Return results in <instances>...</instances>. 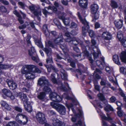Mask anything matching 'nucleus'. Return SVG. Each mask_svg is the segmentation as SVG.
Here are the masks:
<instances>
[{"label":"nucleus","instance_id":"1","mask_svg":"<svg viewBox=\"0 0 126 126\" xmlns=\"http://www.w3.org/2000/svg\"><path fill=\"white\" fill-rule=\"evenodd\" d=\"M51 106L55 109L61 115H64L65 114L66 109L63 106L58 104L54 102L50 103Z\"/></svg>","mask_w":126,"mask_h":126},{"label":"nucleus","instance_id":"2","mask_svg":"<svg viewBox=\"0 0 126 126\" xmlns=\"http://www.w3.org/2000/svg\"><path fill=\"white\" fill-rule=\"evenodd\" d=\"M78 14L79 18L82 23L83 25V26L82 28V32L83 35L85 36L87 30L90 27L89 23L86 21L85 19H82V18L79 12L78 13Z\"/></svg>","mask_w":126,"mask_h":126},{"label":"nucleus","instance_id":"3","mask_svg":"<svg viewBox=\"0 0 126 126\" xmlns=\"http://www.w3.org/2000/svg\"><path fill=\"white\" fill-rule=\"evenodd\" d=\"M16 120L18 123L23 125L26 124L28 121L27 117L22 113H19L17 115Z\"/></svg>","mask_w":126,"mask_h":126},{"label":"nucleus","instance_id":"4","mask_svg":"<svg viewBox=\"0 0 126 126\" xmlns=\"http://www.w3.org/2000/svg\"><path fill=\"white\" fill-rule=\"evenodd\" d=\"M27 72H32L33 73L36 72L40 73L41 72V71L36 66L34 65H28L24 68V70L23 71L24 73H26Z\"/></svg>","mask_w":126,"mask_h":126},{"label":"nucleus","instance_id":"5","mask_svg":"<svg viewBox=\"0 0 126 126\" xmlns=\"http://www.w3.org/2000/svg\"><path fill=\"white\" fill-rule=\"evenodd\" d=\"M63 37L61 33L59 34V37L54 40V43L60 45L61 48L63 49L66 47L65 43L63 40Z\"/></svg>","mask_w":126,"mask_h":126},{"label":"nucleus","instance_id":"6","mask_svg":"<svg viewBox=\"0 0 126 126\" xmlns=\"http://www.w3.org/2000/svg\"><path fill=\"white\" fill-rule=\"evenodd\" d=\"M43 50L45 51L47 55V58L46 60L47 63H53V61L51 56L52 51L50 48H44Z\"/></svg>","mask_w":126,"mask_h":126},{"label":"nucleus","instance_id":"7","mask_svg":"<svg viewBox=\"0 0 126 126\" xmlns=\"http://www.w3.org/2000/svg\"><path fill=\"white\" fill-rule=\"evenodd\" d=\"M37 84L41 87H43L45 85H51L48 80L44 76L38 79Z\"/></svg>","mask_w":126,"mask_h":126},{"label":"nucleus","instance_id":"8","mask_svg":"<svg viewBox=\"0 0 126 126\" xmlns=\"http://www.w3.org/2000/svg\"><path fill=\"white\" fill-rule=\"evenodd\" d=\"M36 117L38 121L40 124H43L46 122L45 115L42 112H39L36 114Z\"/></svg>","mask_w":126,"mask_h":126},{"label":"nucleus","instance_id":"9","mask_svg":"<svg viewBox=\"0 0 126 126\" xmlns=\"http://www.w3.org/2000/svg\"><path fill=\"white\" fill-rule=\"evenodd\" d=\"M49 97L51 100L54 102H59L62 100V98L55 92L50 93L49 95Z\"/></svg>","mask_w":126,"mask_h":126},{"label":"nucleus","instance_id":"10","mask_svg":"<svg viewBox=\"0 0 126 126\" xmlns=\"http://www.w3.org/2000/svg\"><path fill=\"white\" fill-rule=\"evenodd\" d=\"M53 126H65V124L56 118L52 119Z\"/></svg>","mask_w":126,"mask_h":126},{"label":"nucleus","instance_id":"11","mask_svg":"<svg viewBox=\"0 0 126 126\" xmlns=\"http://www.w3.org/2000/svg\"><path fill=\"white\" fill-rule=\"evenodd\" d=\"M7 83L10 89L12 90L15 89L17 87V84L12 80H8Z\"/></svg>","mask_w":126,"mask_h":126},{"label":"nucleus","instance_id":"12","mask_svg":"<svg viewBox=\"0 0 126 126\" xmlns=\"http://www.w3.org/2000/svg\"><path fill=\"white\" fill-rule=\"evenodd\" d=\"M24 70V68L21 70V72L23 74H25V77L27 79H34L35 77V75L31 73L32 72H27L26 73H24L23 72V71Z\"/></svg>","mask_w":126,"mask_h":126},{"label":"nucleus","instance_id":"13","mask_svg":"<svg viewBox=\"0 0 126 126\" xmlns=\"http://www.w3.org/2000/svg\"><path fill=\"white\" fill-rule=\"evenodd\" d=\"M102 37L104 39L109 40L112 38V35L108 32H104L102 34Z\"/></svg>","mask_w":126,"mask_h":126},{"label":"nucleus","instance_id":"14","mask_svg":"<svg viewBox=\"0 0 126 126\" xmlns=\"http://www.w3.org/2000/svg\"><path fill=\"white\" fill-rule=\"evenodd\" d=\"M102 62L99 60H97L96 61V63L97 65L99 67L101 70H103L104 68V65L105 64V62L104 58H102Z\"/></svg>","mask_w":126,"mask_h":126},{"label":"nucleus","instance_id":"15","mask_svg":"<svg viewBox=\"0 0 126 126\" xmlns=\"http://www.w3.org/2000/svg\"><path fill=\"white\" fill-rule=\"evenodd\" d=\"M123 21L122 20L120 19L115 21L114 23L115 25L118 29H120L123 26Z\"/></svg>","mask_w":126,"mask_h":126},{"label":"nucleus","instance_id":"16","mask_svg":"<svg viewBox=\"0 0 126 126\" xmlns=\"http://www.w3.org/2000/svg\"><path fill=\"white\" fill-rule=\"evenodd\" d=\"M104 103L105 104L104 107V110L107 112H109L110 111H113V109L110 105L108 104V102L107 101L104 102Z\"/></svg>","mask_w":126,"mask_h":126},{"label":"nucleus","instance_id":"17","mask_svg":"<svg viewBox=\"0 0 126 126\" xmlns=\"http://www.w3.org/2000/svg\"><path fill=\"white\" fill-rule=\"evenodd\" d=\"M98 6L96 4H94L91 5V10L92 13H96L98 9Z\"/></svg>","mask_w":126,"mask_h":126},{"label":"nucleus","instance_id":"18","mask_svg":"<svg viewBox=\"0 0 126 126\" xmlns=\"http://www.w3.org/2000/svg\"><path fill=\"white\" fill-rule=\"evenodd\" d=\"M32 13L34 15L37 16L39 20L40 19V18L38 17L39 16L41 15V10L40 8H38L35 10Z\"/></svg>","mask_w":126,"mask_h":126},{"label":"nucleus","instance_id":"19","mask_svg":"<svg viewBox=\"0 0 126 126\" xmlns=\"http://www.w3.org/2000/svg\"><path fill=\"white\" fill-rule=\"evenodd\" d=\"M79 6L83 8H86L87 7L88 4L87 0H79Z\"/></svg>","mask_w":126,"mask_h":126},{"label":"nucleus","instance_id":"20","mask_svg":"<svg viewBox=\"0 0 126 126\" xmlns=\"http://www.w3.org/2000/svg\"><path fill=\"white\" fill-rule=\"evenodd\" d=\"M20 98L23 102L24 105L28 104V103H30L28 101V98L27 96L25 94H21Z\"/></svg>","mask_w":126,"mask_h":126},{"label":"nucleus","instance_id":"21","mask_svg":"<svg viewBox=\"0 0 126 126\" xmlns=\"http://www.w3.org/2000/svg\"><path fill=\"white\" fill-rule=\"evenodd\" d=\"M113 60L114 63L118 65H121L119 61V59L118 55H114L113 56Z\"/></svg>","mask_w":126,"mask_h":126},{"label":"nucleus","instance_id":"22","mask_svg":"<svg viewBox=\"0 0 126 126\" xmlns=\"http://www.w3.org/2000/svg\"><path fill=\"white\" fill-rule=\"evenodd\" d=\"M46 94L44 92L40 93L38 95L37 97L39 99L42 101H44L46 99Z\"/></svg>","mask_w":126,"mask_h":126},{"label":"nucleus","instance_id":"23","mask_svg":"<svg viewBox=\"0 0 126 126\" xmlns=\"http://www.w3.org/2000/svg\"><path fill=\"white\" fill-rule=\"evenodd\" d=\"M60 71L62 79L64 80H67V75L65 70L62 68L60 70Z\"/></svg>","mask_w":126,"mask_h":126},{"label":"nucleus","instance_id":"24","mask_svg":"<svg viewBox=\"0 0 126 126\" xmlns=\"http://www.w3.org/2000/svg\"><path fill=\"white\" fill-rule=\"evenodd\" d=\"M29 103H28V104H24V106L26 110L29 112H31L32 111V107Z\"/></svg>","mask_w":126,"mask_h":126},{"label":"nucleus","instance_id":"25","mask_svg":"<svg viewBox=\"0 0 126 126\" xmlns=\"http://www.w3.org/2000/svg\"><path fill=\"white\" fill-rule=\"evenodd\" d=\"M120 57L122 62H126V52H122L120 55Z\"/></svg>","mask_w":126,"mask_h":126},{"label":"nucleus","instance_id":"26","mask_svg":"<svg viewBox=\"0 0 126 126\" xmlns=\"http://www.w3.org/2000/svg\"><path fill=\"white\" fill-rule=\"evenodd\" d=\"M117 37L120 42L123 39H126L125 37H123L122 32L121 31H119L118 32Z\"/></svg>","mask_w":126,"mask_h":126},{"label":"nucleus","instance_id":"27","mask_svg":"<svg viewBox=\"0 0 126 126\" xmlns=\"http://www.w3.org/2000/svg\"><path fill=\"white\" fill-rule=\"evenodd\" d=\"M3 93L7 96L9 97L11 95V92L10 91L6 89H4L2 90Z\"/></svg>","mask_w":126,"mask_h":126},{"label":"nucleus","instance_id":"28","mask_svg":"<svg viewBox=\"0 0 126 126\" xmlns=\"http://www.w3.org/2000/svg\"><path fill=\"white\" fill-rule=\"evenodd\" d=\"M60 19H61L64 24L65 25H68L70 21L68 19H65L63 16H60L59 17Z\"/></svg>","mask_w":126,"mask_h":126},{"label":"nucleus","instance_id":"29","mask_svg":"<svg viewBox=\"0 0 126 126\" xmlns=\"http://www.w3.org/2000/svg\"><path fill=\"white\" fill-rule=\"evenodd\" d=\"M50 85H45L44 86L43 88V90L45 92V93H49L51 92V90L50 88L49 87V86Z\"/></svg>","mask_w":126,"mask_h":126},{"label":"nucleus","instance_id":"30","mask_svg":"<svg viewBox=\"0 0 126 126\" xmlns=\"http://www.w3.org/2000/svg\"><path fill=\"white\" fill-rule=\"evenodd\" d=\"M107 117H106L105 115L102 114L100 115L101 117L104 119L107 120H111V118L110 116V115L108 113L107 114Z\"/></svg>","mask_w":126,"mask_h":126},{"label":"nucleus","instance_id":"31","mask_svg":"<svg viewBox=\"0 0 126 126\" xmlns=\"http://www.w3.org/2000/svg\"><path fill=\"white\" fill-rule=\"evenodd\" d=\"M45 66L47 68L48 71V69L50 68L51 69L53 70L55 72L58 71V70L53 65L50 64L49 66L45 65Z\"/></svg>","mask_w":126,"mask_h":126},{"label":"nucleus","instance_id":"32","mask_svg":"<svg viewBox=\"0 0 126 126\" xmlns=\"http://www.w3.org/2000/svg\"><path fill=\"white\" fill-rule=\"evenodd\" d=\"M6 126H19L18 124L15 121L10 122Z\"/></svg>","mask_w":126,"mask_h":126},{"label":"nucleus","instance_id":"33","mask_svg":"<svg viewBox=\"0 0 126 126\" xmlns=\"http://www.w3.org/2000/svg\"><path fill=\"white\" fill-rule=\"evenodd\" d=\"M111 6L113 8H116L118 7V4L116 1L112 0L111 1Z\"/></svg>","mask_w":126,"mask_h":126},{"label":"nucleus","instance_id":"34","mask_svg":"<svg viewBox=\"0 0 126 126\" xmlns=\"http://www.w3.org/2000/svg\"><path fill=\"white\" fill-rule=\"evenodd\" d=\"M117 109L118 110L117 111V114L118 116L120 117L122 116L123 113V112L121 110V108L120 107H118Z\"/></svg>","mask_w":126,"mask_h":126},{"label":"nucleus","instance_id":"35","mask_svg":"<svg viewBox=\"0 0 126 126\" xmlns=\"http://www.w3.org/2000/svg\"><path fill=\"white\" fill-rule=\"evenodd\" d=\"M71 43L73 44L75 46L77 45L78 44L80 43V41L78 39H73L71 41Z\"/></svg>","mask_w":126,"mask_h":126},{"label":"nucleus","instance_id":"36","mask_svg":"<svg viewBox=\"0 0 126 126\" xmlns=\"http://www.w3.org/2000/svg\"><path fill=\"white\" fill-rule=\"evenodd\" d=\"M105 69L106 72L109 74L112 73L113 69L111 67L107 66L106 67Z\"/></svg>","mask_w":126,"mask_h":126},{"label":"nucleus","instance_id":"37","mask_svg":"<svg viewBox=\"0 0 126 126\" xmlns=\"http://www.w3.org/2000/svg\"><path fill=\"white\" fill-rule=\"evenodd\" d=\"M11 66L9 65H5L0 64V68L2 69H5L10 67H11Z\"/></svg>","mask_w":126,"mask_h":126},{"label":"nucleus","instance_id":"38","mask_svg":"<svg viewBox=\"0 0 126 126\" xmlns=\"http://www.w3.org/2000/svg\"><path fill=\"white\" fill-rule=\"evenodd\" d=\"M88 31L90 37H93L95 36V33L92 30H88Z\"/></svg>","mask_w":126,"mask_h":126},{"label":"nucleus","instance_id":"39","mask_svg":"<svg viewBox=\"0 0 126 126\" xmlns=\"http://www.w3.org/2000/svg\"><path fill=\"white\" fill-rule=\"evenodd\" d=\"M36 44L40 48L42 47V45L41 41L39 40H36L35 41Z\"/></svg>","mask_w":126,"mask_h":126},{"label":"nucleus","instance_id":"40","mask_svg":"<svg viewBox=\"0 0 126 126\" xmlns=\"http://www.w3.org/2000/svg\"><path fill=\"white\" fill-rule=\"evenodd\" d=\"M101 80L100 82V84L102 86H105L107 83V80L106 79L101 78Z\"/></svg>","mask_w":126,"mask_h":126},{"label":"nucleus","instance_id":"41","mask_svg":"<svg viewBox=\"0 0 126 126\" xmlns=\"http://www.w3.org/2000/svg\"><path fill=\"white\" fill-rule=\"evenodd\" d=\"M31 38L30 35H28L27 37L26 41L27 42L28 45L30 46H31V42L30 40Z\"/></svg>","mask_w":126,"mask_h":126},{"label":"nucleus","instance_id":"42","mask_svg":"<svg viewBox=\"0 0 126 126\" xmlns=\"http://www.w3.org/2000/svg\"><path fill=\"white\" fill-rule=\"evenodd\" d=\"M18 5L20 6V7L21 8L23 9H25L26 5L24 3L20 1L18 2Z\"/></svg>","mask_w":126,"mask_h":126},{"label":"nucleus","instance_id":"43","mask_svg":"<svg viewBox=\"0 0 126 126\" xmlns=\"http://www.w3.org/2000/svg\"><path fill=\"white\" fill-rule=\"evenodd\" d=\"M0 11L3 13H5L7 11L5 7L3 6H0Z\"/></svg>","mask_w":126,"mask_h":126},{"label":"nucleus","instance_id":"44","mask_svg":"<svg viewBox=\"0 0 126 126\" xmlns=\"http://www.w3.org/2000/svg\"><path fill=\"white\" fill-rule=\"evenodd\" d=\"M109 79L110 81L112 82L113 83V84L117 86L118 85L117 81H114L113 80V78L111 76L109 77Z\"/></svg>","mask_w":126,"mask_h":126},{"label":"nucleus","instance_id":"45","mask_svg":"<svg viewBox=\"0 0 126 126\" xmlns=\"http://www.w3.org/2000/svg\"><path fill=\"white\" fill-rule=\"evenodd\" d=\"M120 72L124 74H126V68L124 67H122L120 68Z\"/></svg>","mask_w":126,"mask_h":126},{"label":"nucleus","instance_id":"46","mask_svg":"<svg viewBox=\"0 0 126 126\" xmlns=\"http://www.w3.org/2000/svg\"><path fill=\"white\" fill-rule=\"evenodd\" d=\"M81 54H79L74 55L73 56L74 58L76 60L79 61V59L81 57Z\"/></svg>","mask_w":126,"mask_h":126},{"label":"nucleus","instance_id":"47","mask_svg":"<svg viewBox=\"0 0 126 126\" xmlns=\"http://www.w3.org/2000/svg\"><path fill=\"white\" fill-rule=\"evenodd\" d=\"M92 48H93V50L94 51L93 52H98V53H100V51L97 47L94 46Z\"/></svg>","mask_w":126,"mask_h":126},{"label":"nucleus","instance_id":"48","mask_svg":"<svg viewBox=\"0 0 126 126\" xmlns=\"http://www.w3.org/2000/svg\"><path fill=\"white\" fill-rule=\"evenodd\" d=\"M48 113L50 116L55 115H56V113L53 110H49Z\"/></svg>","mask_w":126,"mask_h":126},{"label":"nucleus","instance_id":"49","mask_svg":"<svg viewBox=\"0 0 126 126\" xmlns=\"http://www.w3.org/2000/svg\"><path fill=\"white\" fill-rule=\"evenodd\" d=\"M100 53H98V52H93V55L94 59H97L98 57V55L100 54Z\"/></svg>","mask_w":126,"mask_h":126},{"label":"nucleus","instance_id":"50","mask_svg":"<svg viewBox=\"0 0 126 126\" xmlns=\"http://www.w3.org/2000/svg\"><path fill=\"white\" fill-rule=\"evenodd\" d=\"M29 8L32 12H33L35 10L34 6L33 5L29 6Z\"/></svg>","mask_w":126,"mask_h":126},{"label":"nucleus","instance_id":"51","mask_svg":"<svg viewBox=\"0 0 126 126\" xmlns=\"http://www.w3.org/2000/svg\"><path fill=\"white\" fill-rule=\"evenodd\" d=\"M14 109L16 110L19 112H22V109L20 107L17 106L15 107Z\"/></svg>","mask_w":126,"mask_h":126},{"label":"nucleus","instance_id":"52","mask_svg":"<svg viewBox=\"0 0 126 126\" xmlns=\"http://www.w3.org/2000/svg\"><path fill=\"white\" fill-rule=\"evenodd\" d=\"M73 50L77 53H80L79 49L77 47H73Z\"/></svg>","mask_w":126,"mask_h":126},{"label":"nucleus","instance_id":"53","mask_svg":"<svg viewBox=\"0 0 126 126\" xmlns=\"http://www.w3.org/2000/svg\"><path fill=\"white\" fill-rule=\"evenodd\" d=\"M121 44L124 47L126 48V39H123L120 42Z\"/></svg>","mask_w":126,"mask_h":126},{"label":"nucleus","instance_id":"54","mask_svg":"<svg viewBox=\"0 0 126 126\" xmlns=\"http://www.w3.org/2000/svg\"><path fill=\"white\" fill-rule=\"evenodd\" d=\"M79 113L76 114V116L79 117H81L82 115L83 112L80 109H79Z\"/></svg>","mask_w":126,"mask_h":126},{"label":"nucleus","instance_id":"55","mask_svg":"<svg viewBox=\"0 0 126 126\" xmlns=\"http://www.w3.org/2000/svg\"><path fill=\"white\" fill-rule=\"evenodd\" d=\"M35 56H32V59L36 63H38L39 61V59L37 57H35Z\"/></svg>","mask_w":126,"mask_h":126},{"label":"nucleus","instance_id":"56","mask_svg":"<svg viewBox=\"0 0 126 126\" xmlns=\"http://www.w3.org/2000/svg\"><path fill=\"white\" fill-rule=\"evenodd\" d=\"M66 106L67 107L68 109H69L70 108L72 109V110H73V109L72 108L73 107V105L72 104H66Z\"/></svg>","mask_w":126,"mask_h":126},{"label":"nucleus","instance_id":"57","mask_svg":"<svg viewBox=\"0 0 126 126\" xmlns=\"http://www.w3.org/2000/svg\"><path fill=\"white\" fill-rule=\"evenodd\" d=\"M110 100L111 102L113 103L116 100V99L115 96H113L110 98Z\"/></svg>","mask_w":126,"mask_h":126},{"label":"nucleus","instance_id":"58","mask_svg":"<svg viewBox=\"0 0 126 126\" xmlns=\"http://www.w3.org/2000/svg\"><path fill=\"white\" fill-rule=\"evenodd\" d=\"M18 20L19 21V22L21 24H22L23 23V21L22 20V17L21 15H20L19 16H18Z\"/></svg>","mask_w":126,"mask_h":126},{"label":"nucleus","instance_id":"59","mask_svg":"<svg viewBox=\"0 0 126 126\" xmlns=\"http://www.w3.org/2000/svg\"><path fill=\"white\" fill-rule=\"evenodd\" d=\"M77 26V25L74 22H72L71 23V27L73 28H76Z\"/></svg>","mask_w":126,"mask_h":126},{"label":"nucleus","instance_id":"60","mask_svg":"<svg viewBox=\"0 0 126 126\" xmlns=\"http://www.w3.org/2000/svg\"><path fill=\"white\" fill-rule=\"evenodd\" d=\"M0 1L6 5H8L9 4V2L7 1L3 0H0Z\"/></svg>","mask_w":126,"mask_h":126},{"label":"nucleus","instance_id":"61","mask_svg":"<svg viewBox=\"0 0 126 126\" xmlns=\"http://www.w3.org/2000/svg\"><path fill=\"white\" fill-rule=\"evenodd\" d=\"M79 44L83 50H86V47L84 45L82 42H80Z\"/></svg>","mask_w":126,"mask_h":126},{"label":"nucleus","instance_id":"62","mask_svg":"<svg viewBox=\"0 0 126 126\" xmlns=\"http://www.w3.org/2000/svg\"><path fill=\"white\" fill-rule=\"evenodd\" d=\"M43 14L45 15L46 16L48 14H49V12H48L47 10L45 9H43L42 11Z\"/></svg>","mask_w":126,"mask_h":126},{"label":"nucleus","instance_id":"63","mask_svg":"<svg viewBox=\"0 0 126 126\" xmlns=\"http://www.w3.org/2000/svg\"><path fill=\"white\" fill-rule=\"evenodd\" d=\"M98 96L99 97L100 99L101 100H103L104 99V97L103 95L102 94H100L98 95Z\"/></svg>","mask_w":126,"mask_h":126},{"label":"nucleus","instance_id":"64","mask_svg":"<svg viewBox=\"0 0 126 126\" xmlns=\"http://www.w3.org/2000/svg\"><path fill=\"white\" fill-rule=\"evenodd\" d=\"M70 34L73 35H76L77 34V33L75 30H73L71 32Z\"/></svg>","mask_w":126,"mask_h":126}]
</instances>
